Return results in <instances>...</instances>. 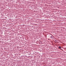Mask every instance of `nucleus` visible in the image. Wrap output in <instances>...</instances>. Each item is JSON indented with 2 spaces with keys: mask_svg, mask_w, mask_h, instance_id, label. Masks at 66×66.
<instances>
[{
  "mask_svg": "<svg viewBox=\"0 0 66 66\" xmlns=\"http://www.w3.org/2000/svg\"><path fill=\"white\" fill-rule=\"evenodd\" d=\"M51 38H52V39H53V38L52 37V36L51 37Z\"/></svg>",
  "mask_w": 66,
  "mask_h": 66,
  "instance_id": "nucleus-1",
  "label": "nucleus"
},
{
  "mask_svg": "<svg viewBox=\"0 0 66 66\" xmlns=\"http://www.w3.org/2000/svg\"><path fill=\"white\" fill-rule=\"evenodd\" d=\"M59 49H61V47H59Z\"/></svg>",
  "mask_w": 66,
  "mask_h": 66,
  "instance_id": "nucleus-2",
  "label": "nucleus"
}]
</instances>
